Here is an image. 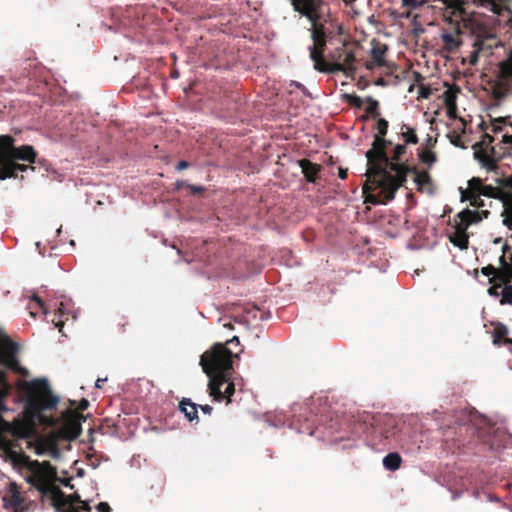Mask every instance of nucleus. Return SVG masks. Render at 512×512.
Returning <instances> with one entry per match:
<instances>
[{
    "label": "nucleus",
    "mask_w": 512,
    "mask_h": 512,
    "mask_svg": "<svg viewBox=\"0 0 512 512\" xmlns=\"http://www.w3.org/2000/svg\"><path fill=\"white\" fill-rule=\"evenodd\" d=\"M295 12L306 17L308 20H315L322 15L325 5L324 0H290Z\"/></svg>",
    "instance_id": "8"
},
{
    "label": "nucleus",
    "mask_w": 512,
    "mask_h": 512,
    "mask_svg": "<svg viewBox=\"0 0 512 512\" xmlns=\"http://www.w3.org/2000/svg\"><path fill=\"white\" fill-rule=\"evenodd\" d=\"M501 288V284H494L488 288L487 292L490 296L498 297L500 295L499 289Z\"/></svg>",
    "instance_id": "45"
},
{
    "label": "nucleus",
    "mask_w": 512,
    "mask_h": 512,
    "mask_svg": "<svg viewBox=\"0 0 512 512\" xmlns=\"http://www.w3.org/2000/svg\"><path fill=\"white\" fill-rule=\"evenodd\" d=\"M32 299H33V300H34V301L39 305V307L43 310V313H44V314H47V309H46L45 304H44V302L42 301V299H41L40 297H38V296H33V298H32Z\"/></svg>",
    "instance_id": "50"
},
{
    "label": "nucleus",
    "mask_w": 512,
    "mask_h": 512,
    "mask_svg": "<svg viewBox=\"0 0 512 512\" xmlns=\"http://www.w3.org/2000/svg\"><path fill=\"white\" fill-rule=\"evenodd\" d=\"M448 7L453 8V14L461 16L464 13L461 0H442Z\"/></svg>",
    "instance_id": "36"
},
{
    "label": "nucleus",
    "mask_w": 512,
    "mask_h": 512,
    "mask_svg": "<svg viewBox=\"0 0 512 512\" xmlns=\"http://www.w3.org/2000/svg\"><path fill=\"white\" fill-rule=\"evenodd\" d=\"M366 102L368 103V106L365 109L366 113L372 118H377L380 115L379 102L371 97H368Z\"/></svg>",
    "instance_id": "31"
},
{
    "label": "nucleus",
    "mask_w": 512,
    "mask_h": 512,
    "mask_svg": "<svg viewBox=\"0 0 512 512\" xmlns=\"http://www.w3.org/2000/svg\"><path fill=\"white\" fill-rule=\"evenodd\" d=\"M402 459L398 453H389L383 458V465L386 469L395 471L400 468Z\"/></svg>",
    "instance_id": "27"
},
{
    "label": "nucleus",
    "mask_w": 512,
    "mask_h": 512,
    "mask_svg": "<svg viewBox=\"0 0 512 512\" xmlns=\"http://www.w3.org/2000/svg\"><path fill=\"white\" fill-rule=\"evenodd\" d=\"M470 202L473 206H482V200L478 195H469Z\"/></svg>",
    "instance_id": "47"
},
{
    "label": "nucleus",
    "mask_w": 512,
    "mask_h": 512,
    "mask_svg": "<svg viewBox=\"0 0 512 512\" xmlns=\"http://www.w3.org/2000/svg\"><path fill=\"white\" fill-rule=\"evenodd\" d=\"M437 140L436 139H433L431 136L428 135V138L426 140V148L425 149H430L433 148L436 144Z\"/></svg>",
    "instance_id": "53"
},
{
    "label": "nucleus",
    "mask_w": 512,
    "mask_h": 512,
    "mask_svg": "<svg viewBox=\"0 0 512 512\" xmlns=\"http://www.w3.org/2000/svg\"><path fill=\"white\" fill-rule=\"evenodd\" d=\"M298 164L302 170V173L304 174L305 179L308 182L315 183L321 171V166L311 162L308 159H301L298 161Z\"/></svg>",
    "instance_id": "20"
},
{
    "label": "nucleus",
    "mask_w": 512,
    "mask_h": 512,
    "mask_svg": "<svg viewBox=\"0 0 512 512\" xmlns=\"http://www.w3.org/2000/svg\"><path fill=\"white\" fill-rule=\"evenodd\" d=\"M501 294H502V298L500 300V304L501 305H504V304L512 305V285H506L502 289Z\"/></svg>",
    "instance_id": "37"
},
{
    "label": "nucleus",
    "mask_w": 512,
    "mask_h": 512,
    "mask_svg": "<svg viewBox=\"0 0 512 512\" xmlns=\"http://www.w3.org/2000/svg\"><path fill=\"white\" fill-rule=\"evenodd\" d=\"M1 452L4 454L5 460L11 462L13 467L18 470H22L24 459L29 458L24 452H18L13 447H9Z\"/></svg>",
    "instance_id": "22"
},
{
    "label": "nucleus",
    "mask_w": 512,
    "mask_h": 512,
    "mask_svg": "<svg viewBox=\"0 0 512 512\" xmlns=\"http://www.w3.org/2000/svg\"><path fill=\"white\" fill-rule=\"evenodd\" d=\"M64 313V303L61 302L54 314V318L51 320L54 326L58 328L60 332H62V329L64 327V321L61 320V317L64 315Z\"/></svg>",
    "instance_id": "33"
},
{
    "label": "nucleus",
    "mask_w": 512,
    "mask_h": 512,
    "mask_svg": "<svg viewBox=\"0 0 512 512\" xmlns=\"http://www.w3.org/2000/svg\"><path fill=\"white\" fill-rule=\"evenodd\" d=\"M88 406H89V402H88V400H87V399H85V398H83V399L80 401V403H79V405H78L77 409H78V410H80V411H84V410H86V409L88 408Z\"/></svg>",
    "instance_id": "52"
},
{
    "label": "nucleus",
    "mask_w": 512,
    "mask_h": 512,
    "mask_svg": "<svg viewBox=\"0 0 512 512\" xmlns=\"http://www.w3.org/2000/svg\"><path fill=\"white\" fill-rule=\"evenodd\" d=\"M27 448L33 449L35 454L39 456L49 454L54 459L60 456L59 447L52 438L37 437L35 441L29 440L27 441Z\"/></svg>",
    "instance_id": "9"
},
{
    "label": "nucleus",
    "mask_w": 512,
    "mask_h": 512,
    "mask_svg": "<svg viewBox=\"0 0 512 512\" xmlns=\"http://www.w3.org/2000/svg\"><path fill=\"white\" fill-rule=\"evenodd\" d=\"M186 188L189 190L190 194L197 197H202L206 192V188L204 186H198L189 184L186 185Z\"/></svg>",
    "instance_id": "39"
},
{
    "label": "nucleus",
    "mask_w": 512,
    "mask_h": 512,
    "mask_svg": "<svg viewBox=\"0 0 512 512\" xmlns=\"http://www.w3.org/2000/svg\"><path fill=\"white\" fill-rule=\"evenodd\" d=\"M66 500H68L71 505H74L76 502H81L80 496L78 494L66 495Z\"/></svg>",
    "instance_id": "49"
},
{
    "label": "nucleus",
    "mask_w": 512,
    "mask_h": 512,
    "mask_svg": "<svg viewBox=\"0 0 512 512\" xmlns=\"http://www.w3.org/2000/svg\"><path fill=\"white\" fill-rule=\"evenodd\" d=\"M37 151L32 145L15 146V138L11 135H0V163L8 161H24L30 164H43L45 160L37 161Z\"/></svg>",
    "instance_id": "7"
},
{
    "label": "nucleus",
    "mask_w": 512,
    "mask_h": 512,
    "mask_svg": "<svg viewBox=\"0 0 512 512\" xmlns=\"http://www.w3.org/2000/svg\"><path fill=\"white\" fill-rule=\"evenodd\" d=\"M405 172H404V178L405 182L407 181V175L409 173H413L415 175L414 181L417 185L418 191H428L429 193L433 192L432 189V179L430 177V174L427 171H419L417 167H410L405 164Z\"/></svg>",
    "instance_id": "14"
},
{
    "label": "nucleus",
    "mask_w": 512,
    "mask_h": 512,
    "mask_svg": "<svg viewBox=\"0 0 512 512\" xmlns=\"http://www.w3.org/2000/svg\"><path fill=\"white\" fill-rule=\"evenodd\" d=\"M502 224H512V219L506 217L502 220Z\"/></svg>",
    "instance_id": "62"
},
{
    "label": "nucleus",
    "mask_w": 512,
    "mask_h": 512,
    "mask_svg": "<svg viewBox=\"0 0 512 512\" xmlns=\"http://www.w3.org/2000/svg\"><path fill=\"white\" fill-rule=\"evenodd\" d=\"M3 500L5 501V507L11 508L13 512H25L27 510L25 497L16 482L9 484L7 495L3 497Z\"/></svg>",
    "instance_id": "11"
},
{
    "label": "nucleus",
    "mask_w": 512,
    "mask_h": 512,
    "mask_svg": "<svg viewBox=\"0 0 512 512\" xmlns=\"http://www.w3.org/2000/svg\"><path fill=\"white\" fill-rule=\"evenodd\" d=\"M506 186L512 188V178L506 179Z\"/></svg>",
    "instance_id": "64"
},
{
    "label": "nucleus",
    "mask_w": 512,
    "mask_h": 512,
    "mask_svg": "<svg viewBox=\"0 0 512 512\" xmlns=\"http://www.w3.org/2000/svg\"><path fill=\"white\" fill-rule=\"evenodd\" d=\"M186 185H188L185 181L183 180H178L176 183H175V190L179 191L180 189L186 187Z\"/></svg>",
    "instance_id": "55"
},
{
    "label": "nucleus",
    "mask_w": 512,
    "mask_h": 512,
    "mask_svg": "<svg viewBox=\"0 0 512 512\" xmlns=\"http://www.w3.org/2000/svg\"><path fill=\"white\" fill-rule=\"evenodd\" d=\"M511 267L507 266V270H499L497 269V272L495 273L494 277H491L489 279L490 283H494V281L498 280V284H507L510 282L511 274H510Z\"/></svg>",
    "instance_id": "29"
},
{
    "label": "nucleus",
    "mask_w": 512,
    "mask_h": 512,
    "mask_svg": "<svg viewBox=\"0 0 512 512\" xmlns=\"http://www.w3.org/2000/svg\"><path fill=\"white\" fill-rule=\"evenodd\" d=\"M448 115L450 118L456 117V110H448Z\"/></svg>",
    "instance_id": "61"
},
{
    "label": "nucleus",
    "mask_w": 512,
    "mask_h": 512,
    "mask_svg": "<svg viewBox=\"0 0 512 512\" xmlns=\"http://www.w3.org/2000/svg\"><path fill=\"white\" fill-rule=\"evenodd\" d=\"M179 409L190 422L198 419V405L190 399L183 398L179 403Z\"/></svg>",
    "instance_id": "24"
},
{
    "label": "nucleus",
    "mask_w": 512,
    "mask_h": 512,
    "mask_svg": "<svg viewBox=\"0 0 512 512\" xmlns=\"http://www.w3.org/2000/svg\"><path fill=\"white\" fill-rule=\"evenodd\" d=\"M291 85H294L296 88L301 89L306 94V88L304 85L298 82H292Z\"/></svg>",
    "instance_id": "59"
},
{
    "label": "nucleus",
    "mask_w": 512,
    "mask_h": 512,
    "mask_svg": "<svg viewBox=\"0 0 512 512\" xmlns=\"http://www.w3.org/2000/svg\"><path fill=\"white\" fill-rule=\"evenodd\" d=\"M461 34V28L460 24L457 22L454 27V32H446L444 31L441 34V39L444 44V49L448 52H454L457 50L461 44L462 41L459 39V35Z\"/></svg>",
    "instance_id": "19"
},
{
    "label": "nucleus",
    "mask_w": 512,
    "mask_h": 512,
    "mask_svg": "<svg viewBox=\"0 0 512 512\" xmlns=\"http://www.w3.org/2000/svg\"><path fill=\"white\" fill-rule=\"evenodd\" d=\"M330 62L326 61L320 72L336 73L343 72L346 77L354 78L357 67L353 47L343 43L329 54Z\"/></svg>",
    "instance_id": "6"
},
{
    "label": "nucleus",
    "mask_w": 512,
    "mask_h": 512,
    "mask_svg": "<svg viewBox=\"0 0 512 512\" xmlns=\"http://www.w3.org/2000/svg\"><path fill=\"white\" fill-rule=\"evenodd\" d=\"M365 423L370 421V425L375 430H378L387 439L393 435V429L396 428L395 419L387 414L384 415H369L366 414L364 420Z\"/></svg>",
    "instance_id": "10"
},
{
    "label": "nucleus",
    "mask_w": 512,
    "mask_h": 512,
    "mask_svg": "<svg viewBox=\"0 0 512 512\" xmlns=\"http://www.w3.org/2000/svg\"><path fill=\"white\" fill-rule=\"evenodd\" d=\"M377 134L376 135H379V136H386L387 134V131H388V121L385 120L384 118H380L378 119L377 121Z\"/></svg>",
    "instance_id": "40"
},
{
    "label": "nucleus",
    "mask_w": 512,
    "mask_h": 512,
    "mask_svg": "<svg viewBox=\"0 0 512 512\" xmlns=\"http://www.w3.org/2000/svg\"><path fill=\"white\" fill-rule=\"evenodd\" d=\"M96 508L98 512H111V508L107 502H100Z\"/></svg>",
    "instance_id": "46"
},
{
    "label": "nucleus",
    "mask_w": 512,
    "mask_h": 512,
    "mask_svg": "<svg viewBox=\"0 0 512 512\" xmlns=\"http://www.w3.org/2000/svg\"><path fill=\"white\" fill-rule=\"evenodd\" d=\"M469 226H450L446 229V236L449 241L460 250H466L469 245Z\"/></svg>",
    "instance_id": "13"
},
{
    "label": "nucleus",
    "mask_w": 512,
    "mask_h": 512,
    "mask_svg": "<svg viewBox=\"0 0 512 512\" xmlns=\"http://www.w3.org/2000/svg\"><path fill=\"white\" fill-rule=\"evenodd\" d=\"M457 425L460 431L465 429L466 432L476 436L481 443L487 445L490 450H499L512 444V437L504 428L496 427L486 417L477 413L464 415Z\"/></svg>",
    "instance_id": "3"
},
{
    "label": "nucleus",
    "mask_w": 512,
    "mask_h": 512,
    "mask_svg": "<svg viewBox=\"0 0 512 512\" xmlns=\"http://www.w3.org/2000/svg\"><path fill=\"white\" fill-rule=\"evenodd\" d=\"M19 439H15L12 440V443H13V449L17 450L18 452H22V447L21 445L19 444L18 442Z\"/></svg>",
    "instance_id": "57"
},
{
    "label": "nucleus",
    "mask_w": 512,
    "mask_h": 512,
    "mask_svg": "<svg viewBox=\"0 0 512 512\" xmlns=\"http://www.w3.org/2000/svg\"><path fill=\"white\" fill-rule=\"evenodd\" d=\"M386 53L387 46L381 43H376L371 49V59L365 63L366 69L373 70L375 67L386 66Z\"/></svg>",
    "instance_id": "18"
},
{
    "label": "nucleus",
    "mask_w": 512,
    "mask_h": 512,
    "mask_svg": "<svg viewBox=\"0 0 512 512\" xmlns=\"http://www.w3.org/2000/svg\"><path fill=\"white\" fill-rule=\"evenodd\" d=\"M27 170L34 171L35 167L30 163L29 165H25L15 161L0 163V181L9 178H17L18 172H26Z\"/></svg>",
    "instance_id": "15"
},
{
    "label": "nucleus",
    "mask_w": 512,
    "mask_h": 512,
    "mask_svg": "<svg viewBox=\"0 0 512 512\" xmlns=\"http://www.w3.org/2000/svg\"><path fill=\"white\" fill-rule=\"evenodd\" d=\"M391 142L384 136L375 135L372 148L367 151V183H371L375 188L380 189L381 196L368 195L366 201L376 204L394 199L397 190L405 184L404 172L406 170L404 163H394L390 161L386 153V148ZM369 188L364 185V192Z\"/></svg>",
    "instance_id": "1"
},
{
    "label": "nucleus",
    "mask_w": 512,
    "mask_h": 512,
    "mask_svg": "<svg viewBox=\"0 0 512 512\" xmlns=\"http://www.w3.org/2000/svg\"><path fill=\"white\" fill-rule=\"evenodd\" d=\"M491 325L494 326L492 331L493 344L496 346H500L502 344H510L512 345V339L508 338V328L501 322H492Z\"/></svg>",
    "instance_id": "21"
},
{
    "label": "nucleus",
    "mask_w": 512,
    "mask_h": 512,
    "mask_svg": "<svg viewBox=\"0 0 512 512\" xmlns=\"http://www.w3.org/2000/svg\"><path fill=\"white\" fill-rule=\"evenodd\" d=\"M327 46L326 39H313V44L309 46V54L311 60L314 62V68L321 71L326 60L323 57Z\"/></svg>",
    "instance_id": "16"
},
{
    "label": "nucleus",
    "mask_w": 512,
    "mask_h": 512,
    "mask_svg": "<svg viewBox=\"0 0 512 512\" xmlns=\"http://www.w3.org/2000/svg\"><path fill=\"white\" fill-rule=\"evenodd\" d=\"M18 351V344L12 341V339L0 329V366L13 372H21L22 368L17 358ZM10 388L6 373L0 370V411L7 410L4 399L9 394Z\"/></svg>",
    "instance_id": "5"
},
{
    "label": "nucleus",
    "mask_w": 512,
    "mask_h": 512,
    "mask_svg": "<svg viewBox=\"0 0 512 512\" xmlns=\"http://www.w3.org/2000/svg\"><path fill=\"white\" fill-rule=\"evenodd\" d=\"M227 345H240L239 338L234 336L225 344L215 343L200 357V365L203 372L209 377V395L216 401L227 399L235 393V385L230 381L233 374V358H238V353H233Z\"/></svg>",
    "instance_id": "2"
},
{
    "label": "nucleus",
    "mask_w": 512,
    "mask_h": 512,
    "mask_svg": "<svg viewBox=\"0 0 512 512\" xmlns=\"http://www.w3.org/2000/svg\"><path fill=\"white\" fill-rule=\"evenodd\" d=\"M322 15L318 16L315 20H309L311 22V38L313 39H326V28L321 23Z\"/></svg>",
    "instance_id": "26"
},
{
    "label": "nucleus",
    "mask_w": 512,
    "mask_h": 512,
    "mask_svg": "<svg viewBox=\"0 0 512 512\" xmlns=\"http://www.w3.org/2000/svg\"><path fill=\"white\" fill-rule=\"evenodd\" d=\"M432 94V90L430 87L425 86L423 84L419 85L418 89V99H428Z\"/></svg>",
    "instance_id": "41"
},
{
    "label": "nucleus",
    "mask_w": 512,
    "mask_h": 512,
    "mask_svg": "<svg viewBox=\"0 0 512 512\" xmlns=\"http://www.w3.org/2000/svg\"><path fill=\"white\" fill-rule=\"evenodd\" d=\"M338 176L341 179H346L347 178V170L339 168Z\"/></svg>",
    "instance_id": "58"
},
{
    "label": "nucleus",
    "mask_w": 512,
    "mask_h": 512,
    "mask_svg": "<svg viewBox=\"0 0 512 512\" xmlns=\"http://www.w3.org/2000/svg\"><path fill=\"white\" fill-rule=\"evenodd\" d=\"M344 99L350 105L361 108L364 104V100L355 94H345Z\"/></svg>",
    "instance_id": "38"
},
{
    "label": "nucleus",
    "mask_w": 512,
    "mask_h": 512,
    "mask_svg": "<svg viewBox=\"0 0 512 512\" xmlns=\"http://www.w3.org/2000/svg\"><path fill=\"white\" fill-rule=\"evenodd\" d=\"M401 136L404 139L405 145L406 144L415 145L419 141L415 130L406 124H403L401 127Z\"/></svg>",
    "instance_id": "28"
},
{
    "label": "nucleus",
    "mask_w": 512,
    "mask_h": 512,
    "mask_svg": "<svg viewBox=\"0 0 512 512\" xmlns=\"http://www.w3.org/2000/svg\"><path fill=\"white\" fill-rule=\"evenodd\" d=\"M51 505L56 512H82L80 508L71 505V503L66 500V494L63 491L62 497H54L51 501Z\"/></svg>",
    "instance_id": "23"
},
{
    "label": "nucleus",
    "mask_w": 512,
    "mask_h": 512,
    "mask_svg": "<svg viewBox=\"0 0 512 512\" xmlns=\"http://www.w3.org/2000/svg\"><path fill=\"white\" fill-rule=\"evenodd\" d=\"M198 408L202 410L205 414H211L213 411V408L210 405H198Z\"/></svg>",
    "instance_id": "54"
},
{
    "label": "nucleus",
    "mask_w": 512,
    "mask_h": 512,
    "mask_svg": "<svg viewBox=\"0 0 512 512\" xmlns=\"http://www.w3.org/2000/svg\"><path fill=\"white\" fill-rule=\"evenodd\" d=\"M403 6L410 8V9H416L422 5L421 0H401Z\"/></svg>",
    "instance_id": "43"
},
{
    "label": "nucleus",
    "mask_w": 512,
    "mask_h": 512,
    "mask_svg": "<svg viewBox=\"0 0 512 512\" xmlns=\"http://www.w3.org/2000/svg\"><path fill=\"white\" fill-rule=\"evenodd\" d=\"M496 190L497 189L491 185H483V189L480 191L479 196L483 195V196H487V197H493Z\"/></svg>",
    "instance_id": "42"
},
{
    "label": "nucleus",
    "mask_w": 512,
    "mask_h": 512,
    "mask_svg": "<svg viewBox=\"0 0 512 512\" xmlns=\"http://www.w3.org/2000/svg\"><path fill=\"white\" fill-rule=\"evenodd\" d=\"M474 156L488 171L496 170L498 168L497 162L501 158V156H497L494 147H491L489 151L484 149L476 150Z\"/></svg>",
    "instance_id": "17"
},
{
    "label": "nucleus",
    "mask_w": 512,
    "mask_h": 512,
    "mask_svg": "<svg viewBox=\"0 0 512 512\" xmlns=\"http://www.w3.org/2000/svg\"><path fill=\"white\" fill-rule=\"evenodd\" d=\"M223 326H224L225 328H228V329H233V328H234V326H233V324H232L231 322L224 323V324H223Z\"/></svg>",
    "instance_id": "63"
},
{
    "label": "nucleus",
    "mask_w": 512,
    "mask_h": 512,
    "mask_svg": "<svg viewBox=\"0 0 512 512\" xmlns=\"http://www.w3.org/2000/svg\"><path fill=\"white\" fill-rule=\"evenodd\" d=\"M22 470H25L24 479L42 496L50 501L54 497H62V490L57 486L59 480L57 469L49 461L32 460L30 457L24 459Z\"/></svg>",
    "instance_id": "4"
},
{
    "label": "nucleus",
    "mask_w": 512,
    "mask_h": 512,
    "mask_svg": "<svg viewBox=\"0 0 512 512\" xmlns=\"http://www.w3.org/2000/svg\"><path fill=\"white\" fill-rule=\"evenodd\" d=\"M82 416L77 411H68L64 415V424L62 431L67 439L74 440L81 434V420Z\"/></svg>",
    "instance_id": "12"
},
{
    "label": "nucleus",
    "mask_w": 512,
    "mask_h": 512,
    "mask_svg": "<svg viewBox=\"0 0 512 512\" xmlns=\"http://www.w3.org/2000/svg\"><path fill=\"white\" fill-rule=\"evenodd\" d=\"M104 381H106V379H100V378H99V379H97V380H96V383H95L96 388H101V387H102V383H103Z\"/></svg>",
    "instance_id": "60"
},
{
    "label": "nucleus",
    "mask_w": 512,
    "mask_h": 512,
    "mask_svg": "<svg viewBox=\"0 0 512 512\" xmlns=\"http://www.w3.org/2000/svg\"><path fill=\"white\" fill-rule=\"evenodd\" d=\"M80 503L81 506H79L78 508H80L82 512L91 510V507L87 502L81 501Z\"/></svg>",
    "instance_id": "56"
},
{
    "label": "nucleus",
    "mask_w": 512,
    "mask_h": 512,
    "mask_svg": "<svg viewBox=\"0 0 512 512\" xmlns=\"http://www.w3.org/2000/svg\"><path fill=\"white\" fill-rule=\"evenodd\" d=\"M450 142L456 147L464 148V146L461 143V138L459 135L450 136Z\"/></svg>",
    "instance_id": "48"
},
{
    "label": "nucleus",
    "mask_w": 512,
    "mask_h": 512,
    "mask_svg": "<svg viewBox=\"0 0 512 512\" xmlns=\"http://www.w3.org/2000/svg\"><path fill=\"white\" fill-rule=\"evenodd\" d=\"M458 217L460 218V222H455L454 224L468 225V224H477L480 221H482L480 212L475 211V210L465 209L458 214Z\"/></svg>",
    "instance_id": "25"
},
{
    "label": "nucleus",
    "mask_w": 512,
    "mask_h": 512,
    "mask_svg": "<svg viewBox=\"0 0 512 512\" xmlns=\"http://www.w3.org/2000/svg\"><path fill=\"white\" fill-rule=\"evenodd\" d=\"M406 151H407V147L405 144H397L393 150V155L390 158V161H392L394 163H398L402 159V157L406 153Z\"/></svg>",
    "instance_id": "35"
},
{
    "label": "nucleus",
    "mask_w": 512,
    "mask_h": 512,
    "mask_svg": "<svg viewBox=\"0 0 512 512\" xmlns=\"http://www.w3.org/2000/svg\"><path fill=\"white\" fill-rule=\"evenodd\" d=\"M419 158H420L421 162L426 164L428 167H431L437 161L436 154L433 151H431L430 149H423L419 153Z\"/></svg>",
    "instance_id": "30"
},
{
    "label": "nucleus",
    "mask_w": 512,
    "mask_h": 512,
    "mask_svg": "<svg viewBox=\"0 0 512 512\" xmlns=\"http://www.w3.org/2000/svg\"><path fill=\"white\" fill-rule=\"evenodd\" d=\"M444 103L447 110H457L456 95L452 91L447 90L444 92Z\"/></svg>",
    "instance_id": "34"
},
{
    "label": "nucleus",
    "mask_w": 512,
    "mask_h": 512,
    "mask_svg": "<svg viewBox=\"0 0 512 512\" xmlns=\"http://www.w3.org/2000/svg\"><path fill=\"white\" fill-rule=\"evenodd\" d=\"M483 183H482V180L480 178H472L471 180H469L468 182V193L469 195H478L479 196V193L480 191L483 189Z\"/></svg>",
    "instance_id": "32"
},
{
    "label": "nucleus",
    "mask_w": 512,
    "mask_h": 512,
    "mask_svg": "<svg viewBox=\"0 0 512 512\" xmlns=\"http://www.w3.org/2000/svg\"><path fill=\"white\" fill-rule=\"evenodd\" d=\"M481 272L485 276H492L494 277L495 273L497 272V268H495L493 265L489 264L481 269Z\"/></svg>",
    "instance_id": "44"
},
{
    "label": "nucleus",
    "mask_w": 512,
    "mask_h": 512,
    "mask_svg": "<svg viewBox=\"0 0 512 512\" xmlns=\"http://www.w3.org/2000/svg\"><path fill=\"white\" fill-rule=\"evenodd\" d=\"M189 166H190V164L187 161L181 160V161L178 162V164L176 166V169L178 171H182L184 169H187Z\"/></svg>",
    "instance_id": "51"
}]
</instances>
